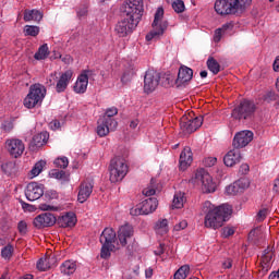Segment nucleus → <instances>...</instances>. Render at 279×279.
I'll use <instances>...</instances> for the list:
<instances>
[{
  "label": "nucleus",
  "mask_w": 279,
  "mask_h": 279,
  "mask_svg": "<svg viewBox=\"0 0 279 279\" xmlns=\"http://www.w3.org/2000/svg\"><path fill=\"white\" fill-rule=\"evenodd\" d=\"M45 199H58V192L54 190H48L44 193Z\"/></svg>",
  "instance_id": "nucleus-49"
},
{
  "label": "nucleus",
  "mask_w": 279,
  "mask_h": 279,
  "mask_svg": "<svg viewBox=\"0 0 279 279\" xmlns=\"http://www.w3.org/2000/svg\"><path fill=\"white\" fill-rule=\"evenodd\" d=\"M47 161L45 160H39L38 162H36L33 169L31 170V178H38V175L43 173V169H45Z\"/></svg>",
  "instance_id": "nucleus-37"
},
{
  "label": "nucleus",
  "mask_w": 279,
  "mask_h": 279,
  "mask_svg": "<svg viewBox=\"0 0 279 279\" xmlns=\"http://www.w3.org/2000/svg\"><path fill=\"white\" fill-rule=\"evenodd\" d=\"M265 217H267V209H262L257 214L258 221H264Z\"/></svg>",
  "instance_id": "nucleus-58"
},
{
  "label": "nucleus",
  "mask_w": 279,
  "mask_h": 279,
  "mask_svg": "<svg viewBox=\"0 0 279 279\" xmlns=\"http://www.w3.org/2000/svg\"><path fill=\"white\" fill-rule=\"evenodd\" d=\"M187 227H189V222H186V220H182L174 226V230L175 232H180V230H185V228Z\"/></svg>",
  "instance_id": "nucleus-54"
},
{
  "label": "nucleus",
  "mask_w": 279,
  "mask_h": 279,
  "mask_svg": "<svg viewBox=\"0 0 279 279\" xmlns=\"http://www.w3.org/2000/svg\"><path fill=\"white\" fill-rule=\"evenodd\" d=\"M138 23L137 20H130V17L125 16L116 25V33L120 38H125V36H130L138 27Z\"/></svg>",
  "instance_id": "nucleus-12"
},
{
  "label": "nucleus",
  "mask_w": 279,
  "mask_h": 279,
  "mask_svg": "<svg viewBox=\"0 0 279 279\" xmlns=\"http://www.w3.org/2000/svg\"><path fill=\"white\" fill-rule=\"evenodd\" d=\"M24 34L25 36H38V34H40V27L34 25H26L24 27Z\"/></svg>",
  "instance_id": "nucleus-43"
},
{
  "label": "nucleus",
  "mask_w": 279,
  "mask_h": 279,
  "mask_svg": "<svg viewBox=\"0 0 279 279\" xmlns=\"http://www.w3.org/2000/svg\"><path fill=\"white\" fill-rule=\"evenodd\" d=\"M128 175V163L125 159L113 158L109 166V180L113 184L122 182L123 178Z\"/></svg>",
  "instance_id": "nucleus-5"
},
{
  "label": "nucleus",
  "mask_w": 279,
  "mask_h": 279,
  "mask_svg": "<svg viewBox=\"0 0 279 279\" xmlns=\"http://www.w3.org/2000/svg\"><path fill=\"white\" fill-rule=\"evenodd\" d=\"M52 265H56V255L40 258L37 262V269H39V271H47V269H51Z\"/></svg>",
  "instance_id": "nucleus-29"
},
{
  "label": "nucleus",
  "mask_w": 279,
  "mask_h": 279,
  "mask_svg": "<svg viewBox=\"0 0 279 279\" xmlns=\"http://www.w3.org/2000/svg\"><path fill=\"white\" fill-rule=\"evenodd\" d=\"M246 189H250V180L242 178L233 182L232 184L228 185L225 190V193L230 197H234V195L243 193V191H245Z\"/></svg>",
  "instance_id": "nucleus-15"
},
{
  "label": "nucleus",
  "mask_w": 279,
  "mask_h": 279,
  "mask_svg": "<svg viewBox=\"0 0 279 279\" xmlns=\"http://www.w3.org/2000/svg\"><path fill=\"white\" fill-rule=\"evenodd\" d=\"M205 167H215L217 165V157H207L203 160Z\"/></svg>",
  "instance_id": "nucleus-48"
},
{
  "label": "nucleus",
  "mask_w": 279,
  "mask_h": 279,
  "mask_svg": "<svg viewBox=\"0 0 279 279\" xmlns=\"http://www.w3.org/2000/svg\"><path fill=\"white\" fill-rule=\"evenodd\" d=\"M272 69L276 73H279V57H277L272 63Z\"/></svg>",
  "instance_id": "nucleus-61"
},
{
  "label": "nucleus",
  "mask_w": 279,
  "mask_h": 279,
  "mask_svg": "<svg viewBox=\"0 0 279 279\" xmlns=\"http://www.w3.org/2000/svg\"><path fill=\"white\" fill-rule=\"evenodd\" d=\"M14 168V163L12 162H5L1 165V169L2 171H4L5 173H12V169Z\"/></svg>",
  "instance_id": "nucleus-53"
},
{
  "label": "nucleus",
  "mask_w": 279,
  "mask_h": 279,
  "mask_svg": "<svg viewBox=\"0 0 279 279\" xmlns=\"http://www.w3.org/2000/svg\"><path fill=\"white\" fill-rule=\"evenodd\" d=\"M109 121L110 122H108V120H104L99 118L98 125L96 129L98 136L100 137L108 136L110 132H114V130H117V126L119 125L117 120H109Z\"/></svg>",
  "instance_id": "nucleus-17"
},
{
  "label": "nucleus",
  "mask_w": 279,
  "mask_h": 279,
  "mask_svg": "<svg viewBox=\"0 0 279 279\" xmlns=\"http://www.w3.org/2000/svg\"><path fill=\"white\" fill-rule=\"evenodd\" d=\"M157 208L158 199L150 197L131 208L130 215L133 217H138V215H151V213H156Z\"/></svg>",
  "instance_id": "nucleus-9"
},
{
  "label": "nucleus",
  "mask_w": 279,
  "mask_h": 279,
  "mask_svg": "<svg viewBox=\"0 0 279 279\" xmlns=\"http://www.w3.org/2000/svg\"><path fill=\"white\" fill-rule=\"evenodd\" d=\"M268 279H279V274H278V271H272V272L269 275Z\"/></svg>",
  "instance_id": "nucleus-64"
},
{
  "label": "nucleus",
  "mask_w": 279,
  "mask_h": 279,
  "mask_svg": "<svg viewBox=\"0 0 279 279\" xmlns=\"http://www.w3.org/2000/svg\"><path fill=\"white\" fill-rule=\"evenodd\" d=\"M122 12L128 19L141 22L143 19V0H125L122 4Z\"/></svg>",
  "instance_id": "nucleus-7"
},
{
  "label": "nucleus",
  "mask_w": 279,
  "mask_h": 279,
  "mask_svg": "<svg viewBox=\"0 0 279 279\" xmlns=\"http://www.w3.org/2000/svg\"><path fill=\"white\" fill-rule=\"evenodd\" d=\"M88 73L89 71L82 72L74 83L73 90L76 93V95H84L86 90L88 89Z\"/></svg>",
  "instance_id": "nucleus-20"
},
{
  "label": "nucleus",
  "mask_w": 279,
  "mask_h": 279,
  "mask_svg": "<svg viewBox=\"0 0 279 279\" xmlns=\"http://www.w3.org/2000/svg\"><path fill=\"white\" fill-rule=\"evenodd\" d=\"M49 141V133L47 131L36 134L33 137V143L36 147H43Z\"/></svg>",
  "instance_id": "nucleus-35"
},
{
  "label": "nucleus",
  "mask_w": 279,
  "mask_h": 279,
  "mask_svg": "<svg viewBox=\"0 0 279 279\" xmlns=\"http://www.w3.org/2000/svg\"><path fill=\"white\" fill-rule=\"evenodd\" d=\"M100 243L119 247V241H117V232L113 231L112 228H106L100 234Z\"/></svg>",
  "instance_id": "nucleus-23"
},
{
  "label": "nucleus",
  "mask_w": 279,
  "mask_h": 279,
  "mask_svg": "<svg viewBox=\"0 0 279 279\" xmlns=\"http://www.w3.org/2000/svg\"><path fill=\"white\" fill-rule=\"evenodd\" d=\"M143 195H145L146 197H151V195H156V189L148 186L143 190Z\"/></svg>",
  "instance_id": "nucleus-55"
},
{
  "label": "nucleus",
  "mask_w": 279,
  "mask_h": 279,
  "mask_svg": "<svg viewBox=\"0 0 279 279\" xmlns=\"http://www.w3.org/2000/svg\"><path fill=\"white\" fill-rule=\"evenodd\" d=\"M12 254H14V246L12 244H8L7 246L2 247L1 256L4 260H10L12 258Z\"/></svg>",
  "instance_id": "nucleus-42"
},
{
  "label": "nucleus",
  "mask_w": 279,
  "mask_h": 279,
  "mask_svg": "<svg viewBox=\"0 0 279 279\" xmlns=\"http://www.w3.org/2000/svg\"><path fill=\"white\" fill-rule=\"evenodd\" d=\"M132 75H134L133 72H124L122 77H121L122 84H128L129 82H131L132 81Z\"/></svg>",
  "instance_id": "nucleus-51"
},
{
  "label": "nucleus",
  "mask_w": 279,
  "mask_h": 279,
  "mask_svg": "<svg viewBox=\"0 0 279 279\" xmlns=\"http://www.w3.org/2000/svg\"><path fill=\"white\" fill-rule=\"evenodd\" d=\"M24 21L29 23L34 21L35 23H40L43 21V12L33 9V10H25L24 11Z\"/></svg>",
  "instance_id": "nucleus-32"
},
{
  "label": "nucleus",
  "mask_w": 279,
  "mask_h": 279,
  "mask_svg": "<svg viewBox=\"0 0 279 279\" xmlns=\"http://www.w3.org/2000/svg\"><path fill=\"white\" fill-rule=\"evenodd\" d=\"M241 173L245 174L250 171V166L247 163H242L240 167Z\"/></svg>",
  "instance_id": "nucleus-59"
},
{
  "label": "nucleus",
  "mask_w": 279,
  "mask_h": 279,
  "mask_svg": "<svg viewBox=\"0 0 279 279\" xmlns=\"http://www.w3.org/2000/svg\"><path fill=\"white\" fill-rule=\"evenodd\" d=\"M186 204V194L184 192H175L172 199V208H184Z\"/></svg>",
  "instance_id": "nucleus-33"
},
{
  "label": "nucleus",
  "mask_w": 279,
  "mask_h": 279,
  "mask_svg": "<svg viewBox=\"0 0 279 279\" xmlns=\"http://www.w3.org/2000/svg\"><path fill=\"white\" fill-rule=\"evenodd\" d=\"M5 147L13 158L23 156V153L25 151V144H23V141L17 138L7 140Z\"/></svg>",
  "instance_id": "nucleus-18"
},
{
  "label": "nucleus",
  "mask_w": 279,
  "mask_h": 279,
  "mask_svg": "<svg viewBox=\"0 0 279 279\" xmlns=\"http://www.w3.org/2000/svg\"><path fill=\"white\" fill-rule=\"evenodd\" d=\"M189 274H191V267L183 265L174 272V279H186Z\"/></svg>",
  "instance_id": "nucleus-39"
},
{
  "label": "nucleus",
  "mask_w": 279,
  "mask_h": 279,
  "mask_svg": "<svg viewBox=\"0 0 279 279\" xmlns=\"http://www.w3.org/2000/svg\"><path fill=\"white\" fill-rule=\"evenodd\" d=\"M93 189H94V185L92 182L89 181L82 182L78 187L77 202H80V204H84V202H86L88 197L93 195Z\"/></svg>",
  "instance_id": "nucleus-24"
},
{
  "label": "nucleus",
  "mask_w": 279,
  "mask_h": 279,
  "mask_svg": "<svg viewBox=\"0 0 279 279\" xmlns=\"http://www.w3.org/2000/svg\"><path fill=\"white\" fill-rule=\"evenodd\" d=\"M71 80H73V70H68L63 72L59 78L57 73L50 74L48 78L49 86H56L57 93H64L66 88H69V84H71Z\"/></svg>",
  "instance_id": "nucleus-8"
},
{
  "label": "nucleus",
  "mask_w": 279,
  "mask_h": 279,
  "mask_svg": "<svg viewBox=\"0 0 279 279\" xmlns=\"http://www.w3.org/2000/svg\"><path fill=\"white\" fill-rule=\"evenodd\" d=\"M117 114H119V109H117V107H111L106 110L100 119L110 123V121H114V118L112 117H117Z\"/></svg>",
  "instance_id": "nucleus-40"
},
{
  "label": "nucleus",
  "mask_w": 279,
  "mask_h": 279,
  "mask_svg": "<svg viewBox=\"0 0 279 279\" xmlns=\"http://www.w3.org/2000/svg\"><path fill=\"white\" fill-rule=\"evenodd\" d=\"M192 182H194V184H201L203 193H215L217 191V183L213 181L210 173L203 168L196 170Z\"/></svg>",
  "instance_id": "nucleus-6"
},
{
  "label": "nucleus",
  "mask_w": 279,
  "mask_h": 279,
  "mask_svg": "<svg viewBox=\"0 0 279 279\" xmlns=\"http://www.w3.org/2000/svg\"><path fill=\"white\" fill-rule=\"evenodd\" d=\"M242 158L241 150L233 148L226 154L223 162L226 167H234V165H239V162H241Z\"/></svg>",
  "instance_id": "nucleus-26"
},
{
  "label": "nucleus",
  "mask_w": 279,
  "mask_h": 279,
  "mask_svg": "<svg viewBox=\"0 0 279 279\" xmlns=\"http://www.w3.org/2000/svg\"><path fill=\"white\" fill-rule=\"evenodd\" d=\"M193 80V70L189 66L182 65L179 69L177 84L178 86H184L189 84V82Z\"/></svg>",
  "instance_id": "nucleus-25"
},
{
  "label": "nucleus",
  "mask_w": 279,
  "mask_h": 279,
  "mask_svg": "<svg viewBox=\"0 0 279 279\" xmlns=\"http://www.w3.org/2000/svg\"><path fill=\"white\" fill-rule=\"evenodd\" d=\"M171 3H172V10H174V12H177V14H182V12H184V10H185L184 1L175 0Z\"/></svg>",
  "instance_id": "nucleus-45"
},
{
  "label": "nucleus",
  "mask_w": 279,
  "mask_h": 279,
  "mask_svg": "<svg viewBox=\"0 0 279 279\" xmlns=\"http://www.w3.org/2000/svg\"><path fill=\"white\" fill-rule=\"evenodd\" d=\"M56 216H53V214L51 213H44L38 215L33 223L35 226V228H51V226H56Z\"/></svg>",
  "instance_id": "nucleus-19"
},
{
  "label": "nucleus",
  "mask_w": 279,
  "mask_h": 279,
  "mask_svg": "<svg viewBox=\"0 0 279 279\" xmlns=\"http://www.w3.org/2000/svg\"><path fill=\"white\" fill-rule=\"evenodd\" d=\"M222 267L225 269H230V267H232V259L225 260L223 264H222Z\"/></svg>",
  "instance_id": "nucleus-62"
},
{
  "label": "nucleus",
  "mask_w": 279,
  "mask_h": 279,
  "mask_svg": "<svg viewBox=\"0 0 279 279\" xmlns=\"http://www.w3.org/2000/svg\"><path fill=\"white\" fill-rule=\"evenodd\" d=\"M77 270V263L72 259L63 262L60 266V271L63 276H72L74 271Z\"/></svg>",
  "instance_id": "nucleus-31"
},
{
  "label": "nucleus",
  "mask_w": 279,
  "mask_h": 279,
  "mask_svg": "<svg viewBox=\"0 0 279 279\" xmlns=\"http://www.w3.org/2000/svg\"><path fill=\"white\" fill-rule=\"evenodd\" d=\"M101 251H100V257L104 258L105 260L110 258L112 252L114 250H117V247L119 246H114V245H111V244H101Z\"/></svg>",
  "instance_id": "nucleus-38"
},
{
  "label": "nucleus",
  "mask_w": 279,
  "mask_h": 279,
  "mask_svg": "<svg viewBox=\"0 0 279 279\" xmlns=\"http://www.w3.org/2000/svg\"><path fill=\"white\" fill-rule=\"evenodd\" d=\"M75 223H77V218L73 213H68L59 218V226L61 228H73Z\"/></svg>",
  "instance_id": "nucleus-30"
},
{
  "label": "nucleus",
  "mask_w": 279,
  "mask_h": 279,
  "mask_svg": "<svg viewBox=\"0 0 279 279\" xmlns=\"http://www.w3.org/2000/svg\"><path fill=\"white\" fill-rule=\"evenodd\" d=\"M134 236V227L131 225H123L118 230V241L122 247Z\"/></svg>",
  "instance_id": "nucleus-21"
},
{
  "label": "nucleus",
  "mask_w": 279,
  "mask_h": 279,
  "mask_svg": "<svg viewBox=\"0 0 279 279\" xmlns=\"http://www.w3.org/2000/svg\"><path fill=\"white\" fill-rule=\"evenodd\" d=\"M49 128H50V130H53V131L60 130V121H58V120L51 121L49 123Z\"/></svg>",
  "instance_id": "nucleus-57"
},
{
  "label": "nucleus",
  "mask_w": 279,
  "mask_h": 279,
  "mask_svg": "<svg viewBox=\"0 0 279 279\" xmlns=\"http://www.w3.org/2000/svg\"><path fill=\"white\" fill-rule=\"evenodd\" d=\"M17 230L20 234H27V222L25 221H20L17 225Z\"/></svg>",
  "instance_id": "nucleus-50"
},
{
  "label": "nucleus",
  "mask_w": 279,
  "mask_h": 279,
  "mask_svg": "<svg viewBox=\"0 0 279 279\" xmlns=\"http://www.w3.org/2000/svg\"><path fill=\"white\" fill-rule=\"evenodd\" d=\"M61 61L63 62V64H73V57H71L70 54L61 56Z\"/></svg>",
  "instance_id": "nucleus-56"
},
{
  "label": "nucleus",
  "mask_w": 279,
  "mask_h": 279,
  "mask_svg": "<svg viewBox=\"0 0 279 279\" xmlns=\"http://www.w3.org/2000/svg\"><path fill=\"white\" fill-rule=\"evenodd\" d=\"M252 141H254V133L252 131H240L233 137V147L234 149H243V147H247Z\"/></svg>",
  "instance_id": "nucleus-14"
},
{
  "label": "nucleus",
  "mask_w": 279,
  "mask_h": 279,
  "mask_svg": "<svg viewBox=\"0 0 279 279\" xmlns=\"http://www.w3.org/2000/svg\"><path fill=\"white\" fill-rule=\"evenodd\" d=\"M45 195V185L38 182H31L27 184L25 190V197L28 202H36Z\"/></svg>",
  "instance_id": "nucleus-13"
},
{
  "label": "nucleus",
  "mask_w": 279,
  "mask_h": 279,
  "mask_svg": "<svg viewBox=\"0 0 279 279\" xmlns=\"http://www.w3.org/2000/svg\"><path fill=\"white\" fill-rule=\"evenodd\" d=\"M49 46L47 44H44L38 48V50L34 54V58L38 61L47 60V58H49Z\"/></svg>",
  "instance_id": "nucleus-36"
},
{
  "label": "nucleus",
  "mask_w": 279,
  "mask_h": 279,
  "mask_svg": "<svg viewBox=\"0 0 279 279\" xmlns=\"http://www.w3.org/2000/svg\"><path fill=\"white\" fill-rule=\"evenodd\" d=\"M168 26L169 24L167 23V20H165V10L162 8H158L153 21V29L146 35L147 43H151V40H159V38L163 36L165 32H167Z\"/></svg>",
  "instance_id": "nucleus-3"
},
{
  "label": "nucleus",
  "mask_w": 279,
  "mask_h": 279,
  "mask_svg": "<svg viewBox=\"0 0 279 279\" xmlns=\"http://www.w3.org/2000/svg\"><path fill=\"white\" fill-rule=\"evenodd\" d=\"M155 231L157 232V234H160L161 236L163 234H167V232H169V220L159 219L155 225Z\"/></svg>",
  "instance_id": "nucleus-34"
},
{
  "label": "nucleus",
  "mask_w": 279,
  "mask_h": 279,
  "mask_svg": "<svg viewBox=\"0 0 279 279\" xmlns=\"http://www.w3.org/2000/svg\"><path fill=\"white\" fill-rule=\"evenodd\" d=\"M202 213L205 215L204 225L205 228H210L211 230H219L228 221V217L232 215V206L228 204H222L218 207L213 205L210 201L203 204Z\"/></svg>",
  "instance_id": "nucleus-1"
},
{
  "label": "nucleus",
  "mask_w": 279,
  "mask_h": 279,
  "mask_svg": "<svg viewBox=\"0 0 279 279\" xmlns=\"http://www.w3.org/2000/svg\"><path fill=\"white\" fill-rule=\"evenodd\" d=\"M151 276H154V269L147 268V269L145 270V277H146V278H151Z\"/></svg>",
  "instance_id": "nucleus-63"
},
{
  "label": "nucleus",
  "mask_w": 279,
  "mask_h": 279,
  "mask_svg": "<svg viewBox=\"0 0 279 279\" xmlns=\"http://www.w3.org/2000/svg\"><path fill=\"white\" fill-rule=\"evenodd\" d=\"M54 166L59 167L60 169H66L69 167V158L66 157H59L54 160Z\"/></svg>",
  "instance_id": "nucleus-46"
},
{
  "label": "nucleus",
  "mask_w": 279,
  "mask_h": 279,
  "mask_svg": "<svg viewBox=\"0 0 279 279\" xmlns=\"http://www.w3.org/2000/svg\"><path fill=\"white\" fill-rule=\"evenodd\" d=\"M49 178L64 180V178H66V172H64V170L52 169L49 171Z\"/></svg>",
  "instance_id": "nucleus-44"
},
{
  "label": "nucleus",
  "mask_w": 279,
  "mask_h": 279,
  "mask_svg": "<svg viewBox=\"0 0 279 279\" xmlns=\"http://www.w3.org/2000/svg\"><path fill=\"white\" fill-rule=\"evenodd\" d=\"M203 123V117L193 118V113H189V116L184 114L181 118L180 129L182 130V132H184V134H193V132H196V130H199V128H202Z\"/></svg>",
  "instance_id": "nucleus-10"
},
{
  "label": "nucleus",
  "mask_w": 279,
  "mask_h": 279,
  "mask_svg": "<svg viewBox=\"0 0 279 279\" xmlns=\"http://www.w3.org/2000/svg\"><path fill=\"white\" fill-rule=\"evenodd\" d=\"M191 165H193V150L186 146L180 154L179 168L181 171H186Z\"/></svg>",
  "instance_id": "nucleus-22"
},
{
  "label": "nucleus",
  "mask_w": 279,
  "mask_h": 279,
  "mask_svg": "<svg viewBox=\"0 0 279 279\" xmlns=\"http://www.w3.org/2000/svg\"><path fill=\"white\" fill-rule=\"evenodd\" d=\"M234 234V229L232 227H225L222 229V236L225 239H228V236H232Z\"/></svg>",
  "instance_id": "nucleus-52"
},
{
  "label": "nucleus",
  "mask_w": 279,
  "mask_h": 279,
  "mask_svg": "<svg viewBox=\"0 0 279 279\" xmlns=\"http://www.w3.org/2000/svg\"><path fill=\"white\" fill-rule=\"evenodd\" d=\"M47 95V89L45 86L40 84H34L29 87V92L24 98V106L32 110V108H36L43 105V100Z\"/></svg>",
  "instance_id": "nucleus-4"
},
{
  "label": "nucleus",
  "mask_w": 279,
  "mask_h": 279,
  "mask_svg": "<svg viewBox=\"0 0 279 279\" xmlns=\"http://www.w3.org/2000/svg\"><path fill=\"white\" fill-rule=\"evenodd\" d=\"M256 112V105L250 100H243L238 107L232 111L233 119H252Z\"/></svg>",
  "instance_id": "nucleus-11"
},
{
  "label": "nucleus",
  "mask_w": 279,
  "mask_h": 279,
  "mask_svg": "<svg viewBox=\"0 0 279 279\" xmlns=\"http://www.w3.org/2000/svg\"><path fill=\"white\" fill-rule=\"evenodd\" d=\"M234 29V24L232 22H228L223 24L220 28H217L214 33V43H220L221 38L226 36V34H232Z\"/></svg>",
  "instance_id": "nucleus-28"
},
{
  "label": "nucleus",
  "mask_w": 279,
  "mask_h": 279,
  "mask_svg": "<svg viewBox=\"0 0 279 279\" xmlns=\"http://www.w3.org/2000/svg\"><path fill=\"white\" fill-rule=\"evenodd\" d=\"M156 256H160L161 254H165V244H160L159 248L155 251Z\"/></svg>",
  "instance_id": "nucleus-60"
},
{
  "label": "nucleus",
  "mask_w": 279,
  "mask_h": 279,
  "mask_svg": "<svg viewBox=\"0 0 279 279\" xmlns=\"http://www.w3.org/2000/svg\"><path fill=\"white\" fill-rule=\"evenodd\" d=\"M272 260L274 253L271 251L265 250L262 256L259 276H265V274L271 269Z\"/></svg>",
  "instance_id": "nucleus-27"
},
{
  "label": "nucleus",
  "mask_w": 279,
  "mask_h": 279,
  "mask_svg": "<svg viewBox=\"0 0 279 279\" xmlns=\"http://www.w3.org/2000/svg\"><path fill=\"white\" fill-rule=\"evenodd\" d=\"M252 5V0H216L215 11L221 16L241 14Z\"/></svg>",
  "instance_id": "nucleus-2"
},
{
  "label": "nucleus",
  "mask_w": 279,
  "mask_h": 279,
  "mask_svg": "<svg viewBox=\"0 0 279 279\" xmlns=\"http://www.w3.org/2000/svg\"><path fill=\"white\" fill-rule=\"evenodd\" d=\"M207 66H208V70L211 73H214V75H217V73L221 71V65H219V62H217V60H215L214 58H209L207 60Z\"/></svg>",
  "instance_id": "nucleus-41"
},
{
  "label": "nucleus",
  "mask_w": 279,
  "mask_h": 279,
  "mask_svg": "<svg viewBox=\"0 0 279 279\" xmlns=\"http://www.w3.org/2000/svg\"><path fill=\"white\" fill-rule=\"evenodd\" d=\"M160 84V74L155 71H147L144 76V90L146 93H154Z\"/></svg>",
  "instance_id": "nucleus-16"
},
{
  "label": "nucleus",
  "mask_w": 279,
  "mask_h": 279,
  "mask_svg": "<svg viewBox=\"0 0 279 279\" xmlns=\"http://www.w3.org/2000/svg\"><path fill=\"white\" fill-rule=\"evenodd\" d=\"M39 210H43L44 213H48V211L56 213L58 210V207L53 205H49L47 203H43L39 205Z\"/></svg>",
  "instance_id": "nucleus-47"
}]
</instances>
